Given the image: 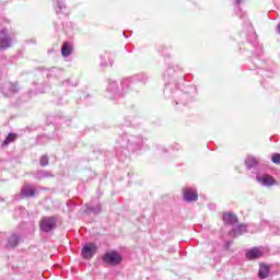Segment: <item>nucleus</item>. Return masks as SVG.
Instances as JSON below:
<instances>
[{
    "instance_id": "nucleus-24",
    "label": "nucleus",
    "mask_w": 280,
    "mask_h": 280,
    "mask_svg": "<svg viewBox=\"0 0 280 280\" xmlns=\"http://www.w3.org/2000/svg\"><path fill=\"white\" fill-rule=\"evenodd\" d=\"M39 165H40V167H47V165H49V156L42 155V158L39 160Z\"/></svg>"
},
{
    "instance_id": "nucleus-3",
    "label": "nucleus",
    "mask_w": 280,
    "mask_h": 280,
    "mask_svg": "<svg viewBox=\"0 0 280 280\" xmlns=\"http://www.w3.org/2000/svg\"><path fill=\"white\" fill-rule=\"evenodd\" d=\"M58 226V219L56 217H43L39 222V229L43 233H51Z\"/></svg>"
},
{
    "instance_id": "nucleus-9",
    "label": "nucleus",
    "mask_w": 280,
    "mask_h": 280,
    "mask_svg": "<svg viewBox=\"0 0 280 280\" xmlns=\"http://www.w3.org/2000/svg\"><path fill=\"white\" fill-rule=\"evenodd\" d=\"M256 180H257V183L262 185V187H272V185H276V183H277L275 177H272L270 175H266V174L265 175H257Z\"/></svg>"
},
{
    "instance_id": "nucleus-1",
    "label": "nucleus",
    "mask_w": 280,
    "mask_h": 280,
    "mask_svg": "<svg viewBox=\"0 0 280 280\" xmlns=\"http://www.w3.org/2000/svg\"><path fill=\"white\" fill-rule=\"evenodd\" d=\"M139 78L137 77H127L121 79L120 88L117 81L110 80L106 89V97L108 100H119L124 95H128L130 91H139Z\"/></svg>"
},
{
    "instance_id": "nucleus-34",
    "label": "nucleus",
    "mask_w": 280,
    "mask_h": 280,
    "mask_svg": "<svg viewBox=\"0 0 280 280\" xmlns=\"http://www.w3.org/2000/svg\"><path fill=\"white\" fill-rule=\"evenodd\" d=\"M276 234H277V235H280V233H279V232H277Z\"/></svg>"
},
{
    "instance_id": "nucleus-11",
    "label": "nucleus",
    "mask_w": 280,
    "mask_h": 280,
    "mask_svg": "<svg viewBox=\"0 0 280 280\" xmlns=\"http://www.w3.org/2000/svg\"><path fill=\"white\" fill-rule=\"evenodd\" d=\"M173 97L175 98V104H187L190 96L183 91H175Z\"/></svg>"
},
{
    "instance_id": "nucleus-20",
    "label": "nucleus",
    "mask_w": 280,
    "mask_h": 280,
    "mask_svg": "<svg viewBox=\"0 0 280 280\" xmlns=\"http://www.w3.org/2000/svg\"><path fill=\"white\" fill-rule=\"evenodd\" d=\"M15 139H16V133H12V132L9 133L4 139V141L2 142V148L10 145V143H12V141H14Z\"/></svg>"
},
{
    "instance_id": "nucleus-23",
    "label": "nucleus",
    "mask_w": 280,
    "mask_h": 280,
    "mask_svg": "<svg viewBox=\"0 0 280 280\" xmlns=\"http://www.w3.org/2000/svg\"><path fill=\"white\" fill-rule=\"evenodd\" d=\"M86 211H90L91 213H94V215H97V214L102 213V205L98 203L94 207H89L86 209Z\"/></svg>"
},
{
    "instance_id": "nucleus-6",
    "label": "nucleus",
    "mask_w": 280,
    "mask_h": 280,
    "mask_svg": "<svg viewBox=\"0 0 280 280\" xmlns=\"http://www.w3.org/2000/svg\"><path fill=\"white\" fill-rule=\"evenodd\" d=\"M21 91V88H19V83H12V82H7L2 86V93L7 97H12V95H15V93H19Z\"/></svg>"
},
{
    "instance_id": "nucleus-27",
    "label": "nucleus",
    "mask_w": 280,
    "mask_h": 280,
    "mask_svg": "<svg viewBox=\"0 0 280 280\" xmlns=\"http://www.w3.org/2000/svg\"><path fill=\"white\" fill-rule=\"evenodd\" d=\"M132 125V122L130 120H128L127 118L125 119V122L122 124V126H126L127 128L130 127Z\"/></svg>"
},
{
    "instance_id": "nucleus-32",
    "label": "nucleus",
    "mask_w": 280,
    "mask_h": 280,
    "mask_svg": "<svg viewBox=\"0 0 280 280\" xmlns=\"http://www.w3.org/2000/svg\"><path fill=\"white\" fill-rule=\"evenodd\" d=\"M109 67H113V61H109Z\"/></svg>"
},
{
    "instance_id": "nucleus-15",
    "label": "nucleus",
    "mask_w": 280,
    "mask_h": 280,
    "mask_svg": "<svg viewBox=\"0 0 280 280\" xmlns=\"http://www.w3.org/2000/svg\"><path fill=\"white\" fill-rule=\"evenodd\" d=\"M269 276H270V266L266 264H260L259 271H258L259 279H268Z\"/></svg>"
},
{
    "instance_id": "nucleus-25",
    "label": "nucleus",
    "mask_w": 280,
    "mask_h": 280,
    "mask_svg": "<svg viewBox=\"0 0 280 280\" xmlns=\"http://www.w3.org/2000/svg\"><path fill=\"white\" fill-rule=\"evenodd\" d=\"M271 161L272 163H275L276 165H279L280 163V154L279 153H276L271 156Z\"/></svg>"
},
{
    "instance_id": "nucleus-33",
    "label": "nucleus",
    "mask_w": 280,
    "mask_h": 280,
    "mask_svg": "<svg viewBox=\"0 0 280 280\" xmlns=\"http://www.w3.org/2000/svg\"><path fill=\"white\" fill-rule=\"evenodd\" d=\"M124 36H125V38H128V36L126 35V33H124Z\"/></svg>"
},
{
    "instance_id": "nucleus-2",
    "label": "nucleus",
    "mask_w": 280,
    "mask_h": 280,
    "mask_svg": "<svg viewBox=\"0 0 280 280\" xmlns=\"http://www.w3.org/2000/svg\"><path fill=\"white\" fill-rule=\"evenodd\" d=\"M117 144L124 150H130V152H135L136 150H141V147L143 145V137L122 133L117 139Z\"/></svg>"
},
{
    "instance_id": "nucleus-16",
    "label": "nucleus",
    "mask_w": 280,
    "mask_h": 280,
    "mask_svg": "<svg viewBox=\"0 0 280 280\" xmlns=\"http://www.w3.org/2000/svg\"><path fill=\"white\" fill-rule=\"evenodd\" d=\"M21 242V236L19 234H13L9 237L7 247L8 248H16L19 243Z\"/></svg>"
},
{
    "instance_id": "nucleus-17",
    "label": "nucleus",
    "mask_w": 280,
    "mask_h": 280,
    "mask_svg": "<svg viewBox=\"0 0 280 280\" xmlns=\"http://www.w3.org/2000/svg\"><path fill=\"white\" fill-rule=\"evenodd\" d=\"M245 165L247 170H257V165H259V161H257L254 156H247L245 160Z\"/></svg>"
},
{
    "instance_id": "nucleus-26",
    "label": "nucleus",
    "mask_w": 280,
    "mask_h": 280,
    "mask_svg": "<svg viewBox=\"0 0 280 280\" xmlns=\"http://www.w3.org/2000/svg\"><path fill=\"white\" fill-rule=\"evenodd\" d=\"M174 74V68H172V66H168V68L166 69L164 77L166 75H173Z\"/></svg>"
},
{
    "instance_id": "nucleus-28",
    "label": "nucleus",
    "mask_w": 280,
    "mask_h": 280,
    "mask_svg": "<svg viewBox=\"0 0 280 280\" xmlns=\"http://www.w3.org/2000/svg\"><path fill=\"white\" fill-rule=\"evenodd\" d=\"M225 248H226V250H229V248H231V242H228V243L225 244Z\"/></svg>"
},
{
    "instance_id": "nucleus-4",
    "label": "nucleus",
    "mask_w": 280,
    "mask_h": 280,
    "mask_svg": "<svg viewBox=\"0 0 280 280\" xmlns=\"http://www.w3.org/2000/svg\"><path fill=\"white\" fill-rule=\"evenodd\" d=\"M104 264L107 266H119L124 261V257L117 250H110L104 254L103 256Z\"/></svg>"
},
{
    "instance_id": "nucleus-7",
    "label": "nucleus",
    "mask_w": 280,
    "mask_h": 280,
    "mask_svg": "<svg viewBox=\"0 0 280 280\" xmlns=\"http://www.w3.org/2000/svg\"><path fill=\"white\" fill-rule=\"evenodd\" d=\"M12 47V37L8 33V30L2 28L0 31V49H10Z\"/></svg>"
},
{
    "instance_id": "nucleus-5",
    "label": "nucleus",
    "mask_w": 280,
    "mask_h": 280,
    "mask_svg": "<svg viewBox=\"0 0 280 280\" xmlns=\"http://www.w3.org/2000/svg\"><path fill=\"white\" fill-rule=\"evenodd\" d=\"M96 253H97V244L95 243L85 244L81 250L83 259H93Z\"/></svg>"
},
{
    "instance_id": "nucleus-10",
    "label": "nucleus",
    "mask_w": 280,
    "mask_h": 280,
    "mask_svg": "<svg viewBox=\"0 0 280 280\" xmlns=\"http://www.w3.org/2000/svg\"><path fill=\"white\" fill-rule=\"evenodd\" d=\"M33 176L36 180H43L45 178H56V175L51 171L47 170H38L35 173H33Z\"/></svg>"
},
{
    "instance_id": "nucleus-19",
    "label": "nucleus",
    "mask_w": 280,
    "mask_h": 280,
    "mask_svg": "<svg viewBox=\"0 0 280 280\" xmlns=\"http://www.w3.org/2000/svg\"><path fill=\"white\" fill-rule=\"evenodd\" d=\"M73 48H71V45L68 44V42H65L61 46V55L63 56V58H69V56H71Z\"/></svg>"
},
{
    "instance_id": "nucleus-30",
    "label": "nucleus",
    "mask_w": 280,
    "mask_h": 280,
    "mask_svg": "<svg viewBox=\"0 0 280 280\" xmlns=\"http://www.w3.org/2000/svg\"><path fill=\"white\" fill-rule=\"evenodd\" d=\"M209 208H210V209H215V206L212 205V203H210V205H209Z\"/></svg>"
},
{
    "instance_id": "nucleus-12",
    "label": "nucleus",
    "mask_w": 280,
    "mask_h": 280,
    "mask_svg": "<svg viewBox=\"0 0 280 280\" xmlns=\"http://www.w3.org/2000/svg\"><path fill=\"white\" fill-rule=\"evenodd\" d=\"M247 226L246 224H240L236 228H233L230 232L229 235L230 237H240V235H244V233H247Z\"/></svg>"
},
{
    "instance_id": "nucleus-22",
    "label": "nucleus",
    "mask_w": 280,
    "mask_h": 280,
    "mask_svg": "<svg viewBox=\"0 0 280 280\" xmlns=\"http://www.w3.org/2000/svg\"><path fill=\"white\" fill-rule=\"evenodd\" d=\"M174 90H175L174 85H172L170 83L165 84V89H164L165 97H171L172 93H174Z\"/></svg>"
},
{
    "instance_id": "nucleus-14",
    "label": "nucleus",
    "mask_w": 280,
    "mask_h": 280,
    "mask_svg": "<svg viewBox=\"0 0 280 280\" xmlns=\"http://www.w3.org/2000/svg\"><path fill=\"white\" fill-rule=\"evenodd\" d=\"M222 220L224 222V224H237L238 220H237V215L233 214V212H224Z\"/></svg>"
},
{
    "instance_id": "nucleus-21",
    "label": "nucleus",
    "mask_w": 280,
    "mask_h": 280,
    "mask_svg": "<svg viewBox=\"0 0 280 280\" xmlns=\"http://www.w3.org/2000/svg\"><path fill=\"white\" fill-rule=\"evenodd\" d=\"M55 8H56L57 14L66 10L67 7L65 5V0H55Z\"/></svg>"
},
{
    "instance_id": "nucleus-8",
    "label": "nucleus",
    "mask_w": 280,
    "mask_h": 280,
    "mask_svg": "<svg viewBox=\"0 0 280 280\" xmlns=\"http://www.w3.org/2000/svg\"><path fill=\"white\" fill-rule=\"evenodd\" d=\"M183 198L185 202H196L198 200V191L186 187L183 189Z\"/></svg>"
},
{
    "instance_id": "nucleus-18",
    "label": "nucleus",
    "mask_w": 280,
    "mask_h": 280,
    "mask_svg": "<svg viewBox=\"0 0 280 280\" xmlns=\"http://www.w3.org/2000/svg\"><path fill=\"white\" fill-rule=\"evenodd\" d=\"M36 195V191L32 189L30 186H24L21 189V196L22 198H32Z\"/></svg>"
},
{
    "instance_id": "nucleus-31",
    "label": "nucleus",
    "mask_w": 280,
    "mask_h": 280,
    "mask_svg": "<svg viewBox=\"0 0 280 280\" xmlns=\"http://www.w3.org/2000/svg\"><path fill=\"white\" fill-rule=\"evenodd\" d=\"M101 67H107L106 62H101Z\"/></svg>"
},
{
    "instance_id": "nucleus-13",
    "label": "nucleus",
    "mask_w": 280,
    "mask_h": 280,
    "mask_svg": "<svg viewBox=\"0 0 280 280\" xmlns=\"http://www.w3.org/2000/svg\"><path fill=\"white\" fill-rule=\"evenodd\" d=\"M260 257H264V252L259 247H253L246 253L247 259H260Z\"/></svg>"
},
{
    "instance_id": "nucleus-29",
    "label": "nucleus",
    "mask_w": 280,
    "mask_h": 280,
    "mask_svg": "<svg viewBox=\"0 0 280 280\" xmlns=\"http://www.w3.org/2000/svg\"><path fill=\"white\" fill-rule=\"evenodd\" d=\"M236 5H240L242 3V0H235Z\"/></svg>"
}]
</instances>
